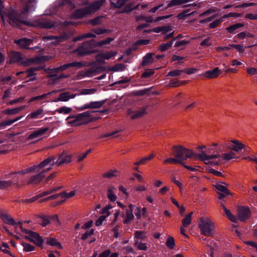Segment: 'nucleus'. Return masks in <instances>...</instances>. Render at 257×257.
Masks as SVG:
<instances>
[{
  "label": "nucleus",
  "instance_id": "nucleus-1",
  "mask_svg": "<svg viewBox=\"0 0 257 257\" xmlns=\"http://www.w3.org/2000/svg\"><path fill=\"white\" fill-rule=\"evenodd\" d=\"M53 160L52 158L46 159L39 164L22 170L21 172L23 174L35 173L26 180L25 184L35 185L39 184L45 177L46 173L51 170V167L48 166Z\"/></svg>",
  "mask_w": 257,
  "mask_h": 257
},
{
  "label": "nucleus",
  "instance_id": "nucleus-2",
  "mask_svg": "<svg viewBox=\"0 0 257 257\" xmlns=\"http://www.w3.org/2000/svg\"><path fill=\"white\" fill-rule=\"evenodd\" d=\"M35 1L26 0L27 3L25 5V7L21 11V14L18 15L13 9L6 10L2 2L0 0V16L4 22H5V18L8 17L10 20L9 23L13 26H19L20 24H27L26 21L22 20V15H24L29 11L34 10L33 7Z\"/></svg>",
  "mask_w": 257,
  "mask_h": 257
},
{
  "label": "nucleus",
  "instance_id": "nucleus-3",
  "mask_svg": "<svg viewBox=\"0 0 257 257\" xmlns=\"http://www.w3.org/2000/svg\"><path fill=\"white\" fill-rule=\"evenodd\" d=\"M198 156L200 160L204 161L206 164H210L213 165H218L219 164V161L214 160L215 159H218L219 161H228L236 158L235 153L231 150L230 152L223 153L221 155H207L204 152H202Z\"/></svg>",
  "mask_w": 257,
  "mask_h": 257
},
{
  "label": "nucleus",
  "instance_id": "nucleus-4",
  "mask_svg": "<svg viewBox=\"0 0 257 257\" xmlns=\"http://www.w3.org/2000/svg\"><path fill=\"white\" fill-rule=\"evenodd\" d=\"M173 154L175 158L180 160V164L184 165V161L188 158H198L199 160L200 158L198 156L200 154H195L192 150L188 149L182 146H175L172 148Z\"/></svg>",
  "mask_w": 257,
  "mask_h": 257
},
{
  "label": "nucleus",
  "instance_id": "nucleus-5",
  "mask_svg": "<svg viewBox=\"0 0 257 257\" xmlns=\"http://www.w3.org/2000/svg\"><path fill=\"white\" fill-rule=\"evenodd\" d=\"M104 1L105 0L95 1L86 7L78 9L72 14V17L74 19H81L91 14L99 9Z\"/></svg>",
  "mask_w": 257,
  "mask_h": 257
},
{
  "label": "nucleus",
  "instance_id": "nucleus-6",
  "mask_svg": "<svg viewBox=\"0 0 257 257\" xmlns=\"http://www.w3.org/2000/svg\"><path fill=\"white\" fill-rule=\"evenodd\" d=\"M10 61L11 63H18L25 66H29L33 64H38L42 63L43 57H35L34 58L24 59L20 53L13 52L10 55Z\"/></svg>",
  "mask_w": 257,
  "mask_h": 257
},
{
  "label": "nucleus",
  "instance_id": "nucleus-7",
  "mask_svg": "<svg viewBox=\"0 0 257 257\" xmlns=\"http://www.w3.org/2000/svg\"><path fill=\"white\" fill-rule=\"evenodd\" d=\"M198 225L201 234L206 236L213 235L215 228V223L210 218L200 217L198 220Z\"/></svg>",
  "mask_w": 257,
  "mask_h": 257
},
{
  "label": "nucleus",
  "instance_id": "nucleus-8",
  "mask_svg": "<svg viewBox=\"0 0 257 257\" xmlns=\"http://www.w3.org/2000/svg\"><path fill=\"white\" fill-rule=\"evenodd\" d=\"M51 158L53 159V161H52L50 162L48 167H51L52 169V167L55 165L58 166H60L63 164L69 163L71 162L72 160V156L70 155H68L63 152L59 155L57 161H56V158L54 156H50L47 159Z\"/></svg>",
  "mask_w": 257,
  "mask_h": 257
},
{
  "label": "nucleus",
  "instance_id": "nucleus-9",
  "mask_svg": "<svg viewBox=\"0 0 257 257\" xmlns=\"http://www.w3.org/2000/svg\"><path fill=\"white\" fill-rule=\"evenodd\" d=\"M18 224L20 225V228L21 230L28 235L27 238L30 241L34 242L38 246L42 245L43 239L39 234L31 230L23 229L21 222H19Z\"/></svg>",
  "mask_w": 257,
  "mask_h": 257
},
{
  "label": "nucleus",
  "instance_id": "nucleus-10",
  "mask_svg": "<svg viewBox=\"0 0 257 257\" xmlns=\"http://www.w3.org/2000/svg\"><path fill=\"white\" fill-rule=\"evenodd\" d=\"M221 145L223 149H230L233 152H238L245 147L244 144L236 140L224 142Z\"/></svg>",
  "mask_w": 257,
  "mask_h": 257
},
{
  "label": "nucleus",
  "instance_id": "nucleus-11",
  "mask_svg": "<svg viewBox=\"0 0 257 257\" xmlns=\"http://www.w3.org/2000/svg\"><path fill=\"white\" fill-rule=\"evenodd\" d=\"M79 56H84L94 52L92 43L86 41L84 42L81 46L75 51Z\"/></svg>",
  "mask_w": 257,
  "mask_h": 257
},
{
  "label": "nucleus",
  "instance_id": "nucleus-12",
  "mask_svg": "<svg viewBox=\"0 0 257 257\" xmlns=\"http://www.w3.org/2000/svg\"><path fill=\"white\" fill-rule=\"evenodd\" d=\"M92 111H87L76 115V117L77 118V120L78 121V124L79 125L87 124L92 121Z\"/></svg>",
  "mask_w": 257,
  "mask_h": 257
},
{
  "label": "nucleus",
  "instance_id": "nucleus-13",
  "mask_svg": "<svg viewBox=\"0 0 257 257\" xmlns=\"http://www.w3.org/2000/svg\"><path fill=\"white\" fill-rule=\"evenodd\" d=\"M49 130L48 127H41L37 130L32 132L28 136L27 140L39 141L42 136Z\"/></svg>",
  "mask_w": 257,
  "mask_h": 257
},
{
  "label": "nucleus",
  "instance_id": "nucleus-14",
  "mask_svg": "<svg viewBox=\"0 0 257 257\" xmlns=\"http://www.w3.org/2000/svg\"><path fill=\"white\" fill-rule=\"evenodd\" d=\"M134 205L131 204L128 205V208L126 209L125 213H122L121 216L123 218L124 223H130L134 218V215L133 213Z\"/></svg>",
  "mask_w": 257,
  "mask_h": 257
},
{
  "label": "nucleus",
  "instance_id": "nucleus-15",
  "mask_svg": "<svg viewBox=\"0 0 257 257\" xmlns=\"http://www.w3.org/2000/svg\"><path fill=\"white\" fill-rule=\"evenodd\" d=\"M147 108V106L143 107L140 108L139 110L135 111H134L130 109H128L127 111V115L132 119L140 118L146 113Z\"/></svg>",
  "mask_w": 257,
  "mask_h": 257
},
{
  "label": "nucleus",
  "instance_id": "nucleus-16",
  "mask_svg": "<svg viewBox=\"0 0 257 257\" xmlns=\"http://www.w3.org/2000/svg\"><path fill=\"white\" fill-rule=\"evenodd\" d=\"M250 215V210L247 207L242 206L237 210L238 219L241 221H244L249 218Z\"/></svg>",
  "mask_w": 257,
  "mask_h": 257
},
{
  "label": "nucleus",
  "instance_id": "nucleus-17",
  "mask_svg": "<svg viewBox=\"0 0 257 257\" xmlns=\"http://www.w3.org/2000/svg\"><path fill=\"white\" fill-rule=\"evenodd\" d=\"M22 170L18 172H15L9 174L7 175V178L9 179V181L11 182V185H17L19 183V180L21 178V176L25 175L22 172Z\"/></svg>",
  "mask_w": 257,
  "mask_h": 257
},
{
  "label": "nucleus",
  "instance_id": "nucleus-18",
  "mask_svg": "<svg viewBox=\"0 0 257 257\" xmlns=\"http://www.w3.org/2000/svg\"><path fill=\"white\" fill-rule=\"evenodd\" d=\"M105 102V100L91 101L86 103L81 107V109H97L100 108Z\"/></svg>",
  "mask_w": 257,
  "mask_h": 257
},
{
  "label": "nucleus",
  "instance_id": "nucleus-19",
  "mask_svg": "<svg viewBox=\"0 0 257 257\" xmlns=\"http://www.w3.org/2000/svg\"><path fill=\"white\" fill-rule=\"evenodd\" d=\"M37 26L41 28L50 29L53 27L55 26V24L53 22L49 20L40 19L38 22V24Z\"/></svg>",
  "mask_w": 257,
  "mask_h": 257
},
{
  "label": "nucleus",
  "instance_id": "nucleus-20",
  "mask_svg": "<svg viewBox=\"0 0 257 257\" xmlns=\"http://www.w3.org/2000/svg\"><path fill=\"white\" fill-rule=\"evenodd\" d=\"M42 39L44 41L53 40V41L52 42V43L54 45H56L58 43L65 40L66 39V38L63 36H57V37H54L53 36H48L43 37Z\"/></svg>",
  "mask_w": 257,
  "mask_h": 257
},
{
  "label": "nucleus",
  "instance_id": "nucleus-21",
  "mask_svg": "<svg viewBox=\"0 0 257 257\" xmlns=\"http://www.w3.org/2000/svg\"><path fill=\"white\" fill-rule=\"evenodd\" d=\"M220 73V70L218 67H216L212 70L206 71L204 74V76L206 78L211 79L217 77Z\"/></svg>",
  "mask_w": 257,
  "mask_h": 257
},
{
  "label": "nucleus",
  "instance_id": "nucleus-22",
  "mask_svg": "<svg viewBox=\"0 0 257 257\" xmlns=\"http://www.w3.org/2000/svg\"><path fill=\"white\" fill-rule=\"evenodd\" d=\"M33 39L23 38L20 40H15V43L18 44L22 48L28 49V46L32 43Z\"/></svg>",
  "mask_w": 257,
  "mask_h": 257
},
{
  "label": "nucleus",
  "instance_id": "nucleus-23",
  "mask_svg": "<svg viewBox=\"0 0 257 257\" xmlns=\"http://www.w3.org/2000/svg\"><path fill=\"white\" fill-rule=\"evenodd\" d=\"M76 95V94H71L69 92L62 93L59 95L57 101H67L70 99L75 98Z\"/></svg>",
  "mask_w": 257,
  "mask_h": 257
},
{
  "label": "nucleus",
  "instance_id": "nucleus-24",
  "mask_svg": "<svg viewBox=\"0 0 257 257\" xmlns=\"http://www.w3.org/2000/svg\"><path fill=\"white\" fill-rule=\"evenodd\" d=\"M1 218L3 221V222L6 224H8L9 225H14L15 224H18L19 226L20 227V225L18 223H17L14 219L9 215L7 214H2L1 215Z\"/></svg>",
  "mask_w": 257,
  "mask_h": 257
},
{
  "label": "nucleus",
  "instance_id": "nucleus-25",
  "mask_svg": "<svg viewBox=\"0 0 257 257\" xmlns=\"http://www.w3.org/2000/svg\"><path fill=\"white\" fill-rule=\"evenodd\" d=\"M43 109L39 108L35 111H34L29 114L27 116V119H36L43 116Z\"/></svg>",
  "mask_w": 257,
  "mask_h": 257
},
{
  "label": "nucleus",
  "instance_id": "nucleus-26",
  "mask_svg": "<svg viewBox=\"0 0 257 257\" xmlns=\"http://www.w3.org/2000/svg\"><path fill=\"white\" fill-rule=\"evenodd\" d=\"M25 108V106H21L19 107L14 108L12 109H6L4 110L3 112L7 115H13L19 113L21 111L23 110Z\"/></svg>",
  "mask_w": 257,
  "mask_h": 257
},
{
  "label": "nucleus",
  "instance_id": "nucleus-27",
  "mask_svg": "<svg viewBox=\"0 0 257 257\" xmlns=\"http://www.w3.org/2000/svg\"><path fill=\"white\" fill-rule=\"evenodd\" d=\"M68 77V75L63 74L60 75L59 76H58L57 74H51L48 76V78L49 79L48 83L49 84L55 83L59 79L61 78H67Z\"/></svg>",
  "mask_w": 257,
  "mask_h": 257
},
{
  "label": "nucleus",
  "instance_id": "nucleus-28",
  "mask_svg": "<svg viewBox=\"0 0 257 257\" xmlns=\"http://www.w3.org/2000/svg\"><path fill=\"white\" fill-rule=\"evenodd\" d=\"M42 69V67H31L30 68L28 71H20V72H17L16 73V75H19L21 74H24V73H26L27 74V77H31V76H32L33 75H35V74L34 73V72L36 71H38L39 70H41Z\"/></svg>",
  "mask_w": 257,
  "mask_h": 257
},
{
  "label": "nucleus",
  "instance_id": "nucleus-29",
  "mask_svg": "<svg viewBox=\"0 0 257 257\" xmlns=\"http://www.w3.org/2000/svg\"><path fill=\"white\" fill-rule=\"evenodd\" d=\"M116 188L113 186H109L107 189V197L111 201H115L117 199V196L115 195Z\"/></svg>",
  "mask_w": 257,
  "mask_h": 257
},
{
  "label": "nucleus",
  "instance_id": "nucleus-30",
  "mask_svg": "<svg viewBox=\"0 0 257 257\" xmlns=\"http://www.w3.org/2000/svg\"><path fill=\"white\" fill-rule=\"evenodd\" d=\"M96 37L95 34L92 33H87L83 34L82 35H80L79 36L75 37L73 41L74 42H76L78 41H81L85 38H95Z\"/></svg>",
  "mask_w": 257,
  "mask_h": 257
},
{
  "label": "nucleus",
  "instance_id": "nucleus-31",
  "mask_svg": "<svg viewBox=\"0 0 257 257\" xmlns=\"http://www.w3.org/2000/svg\"><path fill=\"white\" fill-rule=\"evenodd\" d=\"M96 88H85L79 90L78 95H92L97 92Z\"/></svg>",
  "mask_w": 257,
  "mask_h": 257
},
{
  "label": "nucleus",
  "instance_id": "nucleus-32",
  "mask_svg": "<svg viewBox=\"0 0 257 257\" xmlns=\"http://www.w3.org/2000/svg\"><path fill=\"white\" fill-rule=\"evenodd\" d=\"M116 55V52L114 51L108 52L100 53L98 55V57L102 59L109 60L112 57Z\"/></svg>",
  "mask_w": 257,
  "mask_h": 257
},
{
  "label": "nucleus",
  "instance_id": "nucleus-33",
  "mask_svg": "<svg viewBox=\"0 0 257 257\" xmlns=\"http://www.w3.org/2000/svg\"><path fill=\"white\" fill-rule=\"evenodd\" d=\"M77 119L76 115H70L66 118V120H68V124L72 126L80 125Z\"/></svg>",
  "mask_w": 257,
  "mask_h": 257
},
{
  "label": "nucleus",
  "instance_id": "nucleus-34",
  "mask_svg": "<svg viewBox=\"0 0 257 257\" xmlns=\"http://www.w3.org/2000/svg\"><path fill=\"white\" fill-rule=\"evenodd\" d=\"M193 212H191L188 214L186 217L182 220V226L185 227H187L191 223L192 215Z\"/></svg>",
  "mask_w": 257,
  "mask_h": 257
},
{
  "label": "nucleus",
  "instance_id": "nucleus-35",
  "mask_svg": "<svg viewBox=\"0 0 257 257\" xmlns=\"http://www.w3.org/2000/svg\"><path fill=\"white\" fill-rule=\"evenodd\" d=\"M60 5L64 6L67 9L72 10L75 8L74 4L69 0H63L60 3Z\"/></svg>",
  "mask_w": 257,
  "mask_h": 257
},
{
  "label": "nucleus",
  "instance_id": "nucleus-36",
  "mask_svg": "<svg viewBox=\"0 0 257 257\" xmlns=\"http://www.w3.org/2000/svg\"><path fill=\"white\" fill-rule=\"evenodd\" d=\"M215 187L218 191L224 193L225 195H229L231 194L226 187L221 184L215 185Z\"/></svg>",
  "mask_w": 257,
  "mask_h": 257
},
{
  "label": "nucleus",
  "instance_id": "nucleus-37",
  "mask_svg": "<svg viewBox=\"0 0 257 257\" xmlns=\"http://www.w3.org/2000/svg\"><path fill=\"white\" fill-rule=\"evenodd\" d=\"M244 26L242 23H237L228 27L226 29L229 33H233L236 30Z\"/></svg>",
  "mask_w": 257,
  "mask_h": 257
},
{
  "label": "nucleus",
  "instance_id": "nucleus-38",
  "mask_svg": "<svg viewBox=\"0 0 257 257\" xmlns=\"http://www.w3.org/2000/svg\"><path fill=\"white\" fill-rule=\"evenodd\" d=\"M223 209L226 215L227 216L228 218L233 222H236L237 218L236 217L232 215L230 211L228 210L224 205H223Z\"/></svg>",
  "mask_w": 257,
  "mask_h": 257
},
{
  "label": "nucleus",
  "instance_id": "nucleus-39",
  "mask_svg": "<svg viewBox=\"0 0 257 257\" xmlns=\"http://www.w3.org/2000/svg\"><path fill=\"white\" fill-rule=\"evenodd\" d=\"M47 243L52 246H56L58 248H62L61 244L55 238H50L49 239H48L47 241Z\"/></svg>",
  "mask_w": 257,
  "mask_h": 257
},
{
  "label": "nucleus",
  "instance_id": "nucleus-40",
  "mask_svg": "<svg viewBox=\"0 0 257 257\" xmlns=\"http://www.w3.org/2000/svg\"><path fill=\"white\" fill-rule=\"evenodd\" d=\"M153 59L152 54H147L144 58L142 61V65L145 66L153 62Z\"/></svg>",
  "mask_w": 257,
  "mask_h": 257
},
{
  "label": "nucleus",
  "instance_id": "nucleus-41",
  "mask_svg": "<svg viewBox=\"0 0 257 257\" xmlns=\"http://www.w3.org/2000/svg\"><path fill=\"white\" fill-rule=\"evenodd\" d=\"M166 245L169 249H173L175 246V240L174 238L171 236H169L166 242Z\"/></svg>",
  "mask_w": 257,
  "mask_h": 257
},
{
  "label": "nucleus",
  "instance_id": "nucleus-42",
  "mask_svg": "<svg viewBox=\"0 0 257 257\" xmlns=\"http://www.w3.org/2000/svg\"><path fill=\"white\" fill-rule=\"evenodd\" d=\"M22 117V116H18L14 119H10L4 121L0 123V125L3 126L10 125L14 123V122H15L16 121L20 120Z\"/></svg>",
  "mask_w": 257,
  "mask_h": 257
},
{
  "label": "nucleus",
  "instance_id": "nucleus-43",
  "mask_svg": "<svg viewBox=\"0 0 257 257\" xmlns=\"http://www.w3.org/2000/svg\"><path fill=\"white\" fill-rule=\"evenodd\" d=\"M9 249L10 248L9 245L6 243H3L2 245L0 246V249L3 252L8 254H9L10 255L13 257H15V256L10 251Z\"/></svg>",
  "mask_w": 257,
  "mask_h": 257
},
{
  "label": "nucleus",
  "instance_id": "nucleus-44",
  "mask_svg": "<svg viewBox=\"0 0 257 257\" xmlns=\"http://www.w3.org/2000/svg\"><path fill=\"white\" fill-rule=\"evenodd\" d=\"M56 111L60 114L63 113L65 114H67L71 112L72 108L67 106H62L57 109Z\"/></svg>",
  "mask_w": 257,
  "mask_h": 257
},
{
  "label": "nucleus",
  "instance_id": "nucleus-45",
  "mask_svg": "<svg viewBox=\"0 0 257 257\" xmlns=\"http://www.w3.org/2000/svg\"><path fill=\"white\" fill-rule=\"evenodd\" d=\"M117 171L116 170H110L107 172L104 173L102 175V177L107 178H111L117 175Z\"/></svg>",
  "mask_w": 257,
  "mask_h": 257
},
{
  "label": "nucleus",
  "instance_id": "nucleus-46",
  "mask_svg": "<svg viewBox=\"0 0 257 257\" xmlns=\"http://www.w3.org/2000/svg\"><path fill=\"white\" fill-rule=\"evenodd\" d=\"M180 160H179L178 159L175 158H168L166 159L164 161L163 163L164 164H180Z\"/></svg>",
  "mask_w": 257,
  "mask_h": 257
},
{
  "label": "nucleus",
  "instance_id": "nucleus-47",
  "mask_svg": "<svg viewBox=\"0 0 257 257\" xmlns=\"http://www.w3.org/2000/svg\"><path fill=\"white\" fill-rule=\"evenodd\" d=\"M173 41H174V40L171 42H168L166 43L162 44L161 45H160V46L159 47V49L161 51H162V52L169 49L171 47V46L173 44Z\"/></svg>",
  "mask_w": 257,
  "mask_h": 257
},
{
  "label": "nucleus",
  "instance_id": "nucleus-48",
  "mask_svg": "<svg viewBox=\"0 0 257 257\" xmlns=\"http://www.w3.org/2000/svg\"><path fill=\"white\" fill-rule=\"evenodd\" d=\"M135 235L136 238L140 239H143L147 237L146 232L140 230L136 231Z\"/></svg>",
  "mask_w": 257,
  "mask_h": 257
},
{
  "label": "nucleus",
  "instance_id": "nucleus-49",
  "mask_svg": "<svg viewBox=\"0 0 257 257\" xmlns=\"http://www.w3.org/2000/svg\"><path fill=\"white\" fill-rule=\"evenodd\" d=\"M223 21V18H220L218 20H216L215 21L212 22L210 23L209 28L210 29H213L217 27H218L222 22Z\"/></svg>",
  "mask_w": 257,
  "mask_h": 257
},
{
  "label": "nucleus",
  "instance_id": "nucleus-50",
  "mask_svg": "<svg viewBox=\"0 0 257 257\" xmlns=\"http://www.w3.org/2000/svg\"><path fill=\"white\" fill-rule=\"evenodd\" d=\"M125 69V66L122 64H117L111 68V70L114 72L122 71Z\"/></svg>",
  "mask_w": 257,
  "mask_h": 257
},
{
  "label": "nucleus",
  "instance_id": "nucleus-51",
  "mask_svg": "<svg viewBox=\"0 0 257 257\" xmlns=\"http://www.w3.org/2000/svg\"><path fill=\"white\" fill-rule=\"evenodd\" d=\"M21 244L25 251H31L34 249V247L29 243L22 242Z\"/></svg>",
  "mask_w": 257,
  "mask_h": 257
},
{
  "label": "nucleus",
  "instance_id": "nucleus-52",
  "mask_svg": "<svg viewBox=\"0 0 257 257\" xmlns=\"http://www.w3.org/2000/svg\"><path fill=\"white\" fill-rule=\"evenodd\" d=\"M102 16L97 17L90 21L89 23L93 26L100 25L102 23Z\"/></svg>",
  "mask_w": 257,
  "mask_h": 257
},
{
  "label": "nucleus",
  "instance_id": "nucleus-53",
  "mask_svg": "<svg viewBox=\"0 0 257 257\" xmlns=\"http://www.w3.org/2000/svg\"><path fill=\"white\" fill-rule=\"evenodd\" d=\"M69 67H76L77 68H80L85 66V64L82 62H73L72 63H68Z\"/></svg>",
  "mask_w": 257,
  "mask_h": 257
},
{
  "label": "nucleus",
  "instance_id": "nucleus-54",
  "mask_svg": "<svg viewBox=\"0 0 257 257\" xmlns=\"http://www.w3.org/2000/svg\"><path fill=\"white\" fill-rule=\"evenodd\" d=\"M92 31L95 34V35H101L104 33H108L110 32V30H109L102 28L94 29L92 30Z\"/></svg>",
  "mask_w": 257,
  "mask_h": 257
},
{
  "label": "nucleus",
  "instance_id": "nucleus-55",
  "mask_svg": "<svg viewBox=\"0 0 257 257\" xmlns=\"http://www.w3.org/2000/svg\"><path fill=\"white\" fill-rule=\"evenodd\" d=\"M230 46L231 47L235 48L240 53H243L245 50V49L246 48V46L242 45L232 44V45H230Z\"/></svg>",
  "mask_w": 257,
  "mask_h": 257
},
{
  "label": "nucleus",
  "instance_id": "nucleus-56",
  "mask_svg": "<svg viewBox=\"0 0 257 257\" xmlns=\"http://www.w3.org/2000/svg\"><path fill=\"white\" fill-rule=\"evenodd\" d=\"M94 230L91 229L90 230H87L84 233H83L81 237V239L83 240H86L89 236L94 234Z\"/></svg>",
  "mask_w": 257,
  "mask_h": 257
},
{
  "label": "nucleus",
  "instance_id": "nucleus-57",
  "mask_svg": "<svg viewBox=\"0 0 257 257\" xmlns=\"http://www.w3.org/2000/svg\"><path fill=\"white\" fill-rule=\"evenodd\" d=\"M60 187H56L52 189H50L48 191H44L42 193H41L39 196L40 197H42L48 195H49L53 192H55L60 189Z\"/></svg>",
  "mask_w": 257,
  "mask_h": 257
},
{
  "label": "nucleus",
  "instance_id": "nucleus-58",
  "mask_svg": "<svg viewBox=\"0 0 257 257\" xmlns=\"http://www.w3.org/2000/svg\"><path fill=\"white\" fill-rule=\"evenodd\" d=\"M50 222L51 223L53 224L56 227H58L60 225V222L58 219V217L57 215H53L50 218Z\"/></svg>",
  "mask_w": 257,
  "mask_h": 257
},
{
  "label": "nucleus",
  "instance_id": "nucleus-59",
  "mask_svg": "<svg viewBox=\"0 0 257 257\" xmlns=\"http://www.w3.org/2000/svg\"><path fill=\"white\" fill-rule=\"evenodd\" d=\"M11 182L9 180H2L0 181V189H5L10 187Z\"/></svg>",
  "mask_w": 257,
  "mask_h": 257
},
{
  "label": "nucleus",
  "instance_id": "nucleus-60",
  "mask_svg": "<svg viewBox=\"0 0 257 257\" xmlns=\"http://www.w3.org/2000/svg\"><path fill=\"white\" fill-rule=\"evenodd\" d=\"M125 3L124 0H117L116 3L111 2V6L114 8H121Z\"/></svg>",
  "mask_w": 257,
  "mask_h": 257
},
{
  "label": "nucleus",
  "instance_id": "nucleus-61",
  "mask_svg": "<svg viewBox=\"0 0 257 257\" xmlns=\"http://www.w3.org/2000/svg\"><path fill=\"white\" fill-rule=\"evenodd\" d=\"M111 208L112 207L109 205L106 206L102 209L101 213L103 214L102 215L106 216V217H107L110 214L109 209Z\"/></svg>",
  "mask_w": 257,
  "mask_h": 257
},
{
  "label": "nucleus",
  "instance_id": "nucleus-62",
  "mask_svg": "<svg viewBox=\"0 0 257 257\" xmlns=\"http://www.w3.org/2000/svg\"><path fill=\"white\" fill-rule=\"evenodd\" d=\"M139 6V4H137L135 6H133L132 4H127L124 8V12H130L134 9H138Z\"/></svg>",
  "mask_w": 257,
  "mask_h": 257
},
{
  "label": "nucleus",
  "instance_id": "nucleus-63",
  "mask_svg": "<svg viewBox=\"0 0 257 257\" xmlns=\"http://www.w3.org/2000/svg\"><path fill=\"white\" fill-rule=\"evenodd\" d=\"M76 194L75 191H71L69 193L66 192H62L61 193V198H69L73 197Z\"/></svg>",
  "mask_w": 257,
  "mask_h": 257
},
{
  "label": "nucleus",
  "instance_id": "nucleus-64",
  "mask_svg": "<svg viewBox=\"0 0 257 257\" xmlns=\"http://www.w3.org/2000/svg\"><path fill=\"white\" fill-rule=\"evenodd\" d=\"M135 244L136 246L138 247V248L140 250H146L147 248V247L145 243L141 242V241H139L138 240L135 242Z\"/></svg>",
  "mask_w": 257,
  "mask_h": 257
}]
</instances>
